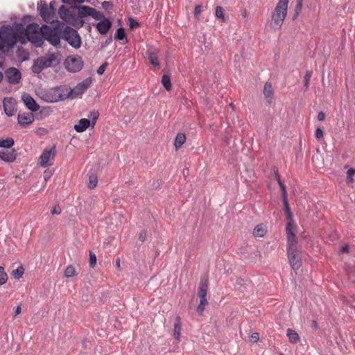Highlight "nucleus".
I'll use <instances>...</instances> for the list:
<instances>
[{
    "mask_svg": "<svg viewBox=\"0 0 355 355\" xmlns=\"http://www.w3.org/2000/svg\"><path fill=\"white\" fill-rule=\"evenodd\" d=\"M19 41L26 42L23 34L17 35L10 25H3L0 31V54L6 53Z\"/></svg>",
    "mask_w": 355,
    "mask_h": 355,
    "instance_id": "f257e3e1",
    "label": "nucleus"
},
{
    "mask_svg": "<svg viewBox=\"0 0 355 355\" xmlns=\"http://www.w3.org/2000/svg\"><path fill=\"white\" fill-rule=\"evenodd\" d=\"M71 94L70 87L66 85H60L45 91L42 98L49 103H55L70 97Z\"/></svg>",
    "mask_w": 355,
    "mask_h": 355,
    "instance_id": "f03ea898",
    "label": "nucleus"
},
{
    "mask_svg": "<svg viewBox=\"0 0 355 355\" xmlns=\"http://www.w3.org/2000/svg\"><path fill=\"white\" fill-rule=\"evenodd\" d=\"M59 64V60L54 53H47L34 60L31 67L33 73L40 74L44 69Z\"/></svg>",
    "mask_w": 355,
    "mask_h": 355,
    "instance_id": "7ed1b4c3",
    "label": "nucleus"
},
{
    "mask_svg": "<svg viewBox=\"0 0 355 355\" xmlns=\"http://www.w3.org/2000/svg\"><path fill=\"white\" fill-rule=\"evenodd\" d=\"M288 0H279L272 15V22L274 27L279 29L287 15Z\"/></svg>",
    "mask_w": 355,
    "mask_h": 355,
    "instance_id": "20e7f679",
    "label": "nucleus"
},
{
    "mask_svg": "<svg viewBox=\"0 0 355 355\" xmlns=\"http://www.w3.org/2000/svg\"><path fill=\"white\" fill-rule=\"evenodd\" d=\"M42 33L43 26L40 27L37 24L32 23L27 26L24 35L29 42L40 47L43 44Z\"/></svg>",
    "mask_w": 355,
    "mask_h": 355,
    "instance_id": "39448f33",
    "label": "nucleus"
},
{
    "mask_svg": "<svg viewBox=\"0 0 355 355\" xmlns=\"http://www.w3.org/2000/svg\"><path fill=\"white\" fill-rule=\"evenodd\" d=\"M287 254L290 265L293 270H298L302 266L301 252L297 244L287 246Z\"/></svg>",
    "mask_w": 355,
    "mask_h": 355,
    "instance_id": "423d86ee",
    "label": "nucleus"
},
{
    "mask_svg": "<svg viewBox=\"0 0 355 355\" xmlns=\"http://www.w3.org/2000/svg\"><path fill=\"white\" fill-rule=\"evenodd\" d=\"M63 38L73 48L78 49L81 45L80 37L78 31L67 26L63 31Z\"/></svg>",
    "mask_w": 355,
    "mask_h": 355,
    "instance_id": "0eeeda50",
    "label": "nucleus"
},
{
    "mask_svg": "<svg viewBox=\"0 0 355 355\" xmlns=\"http://www.w3.org/2000/svg\"><path fill=\"white\" fill-rule=\"evenodd\" d=\"M47 40L51 44L57 46L60 43V36L55 28L48 25H43L42 40Z\"/></svg>",
    "mask_w": 355,
    "mask_h": 355,
    "instance_id": "6e6552de",
    "label": "nucleus"
},
{
    "mask_svg": "<svg viewBox=\"0 0 355 355\" xmlns=\"http://www.w3.org/2000/svg\"><path fill=\"white\" fill-rule=\"evenodd\" d=\"M66 69L70 72H78L83 69V60L80 55H70L64 61Z\"/></svg>",
    "mask_w": 355,
    "mask_h": 355,
    "instance_id": "1a4fd4ad",
    "label": "nucleus"
},
{
    "mask_svg": "<svg viewBox=\"0 0 355 355\" xmlns=\"http://www.w3.org/2000/svg\"><path fill=\"white\" fill-rule=\"evenodd\" d=\"M55 147L53 146L50 149H44L40 157V164L42 167H47L51 166L53 163L51 162L55 156Z\"/></svg>",
    "mask_w": 355,
    "mask_h": 355,
    "instance_id": "9d476101",
    "label": "nucleus"
},
{
    "mask_svg": "<svg viewBox=\"0 0 355 355\" xmlns=\"http://www.w3.org/2000/svg\"><path fill=\"white\" fill-rule=\"evenodd\" d=\"M92 78H87L85 79L83 82L78 83L76 87L73 89H71V94H70V97L71 98H76L79 95L83 94L85 91L92 84Z\"/></svg>",
    "mask_w": 355,
    "mask_h": 355,
    "instance_id": "9b49d317",
    "label": "nucleus"
},
{
    "mask_svg": "<svg viewBox=\"0 0 355 355\" xmlns=\"http://www.w3.org/2000/svg\"><path fill=\"white\" fill-rule=\"evenodd\" d=\"M5 74L10 84L16 85L19 83L21 78L20 71L15 67H10L6 69Z\"/></svg>",
    "mask_w": 355,
    "mask_h": 355,
    "instance_id": "f8f14e48",
    "label": "nucleus"
},
{
    "mask_svg": "<svg viewBox=\"0 0 355 355\" xmlns=\"http://www.w3.org/2000/svg\"><path fill=\"white\" fill-rule=\"evenodd\" d=\"M4 112L8 116L15 115L16 112L15 100L11 97H6L3 101Z\"/></svg>",
    "mask_w": 355,
    "mask_h": 355,
    "instance_id": "ddd939ff",
    "label": "nucleus"
},
{
    "mask_svg": "<svg viewBox=\"0 0 355 355\" xmlns=\"http://www.w3.org/2000/svg\"><path fill=\"white\" fill-rule=\"evenodd\" d=\"M16 158L17 153L15 149H2L0 150V159L5 162H13Z\"/></svg>",
    "mask_w": 355,
    "mask_h": 355,
    "instance_id": "4468645a",
    "label": "nucleus"
},
{
    "mask_svg": "<svg viewBox=\"0 0 355 355\" xmlns=\"http://www.w3.org/2000/svg\"><path fill=\"white\" fill-rule=\"evenodd\" d=\"M21 98L24 105L29 110L36 112L40 109L39 105L30 94L25 93L22 95Z\"/></svg>",
    "mask_w": 355,
    "mask_h": 355,
    "instance_id": "2eb2a0df",
    "label": "nucleus"
},
{
    "mask_svg": "<svg viewBox=\"0 0 355 355\" xmlns=\"http://www.w3.org/2000/svg\"><path fill=\"white\" fill-rule=\"evenodd\" d=\"M286 232L287 236V245H293L297 244V241L294 232V225L292 222L287 223L286 227Z\"/></svg>",
    "mask_w": 355,
    "mask_h": 355,
    "instance_id": "dca6fc26",
    "label": "nucleus"
},
{
    "mask_svg": "<svg viewBox=\"0 0 355 355\" xmlns=\"http://www.w3.org/2000/svg\"><path fill=\"white\" fill-rule=\"evenodd\" d=\"M37 9L40 16L45 21L49 22L52 19L53 11L48 7L46 3L40 6L38 5Z\"/></svg>",
    "mask_w": 355,
    "mask_h": 355,
    "instance_id": "f3484780",
    "label": "nucleus"
},
{
    "mask_svg": "<svg viewBox=\"0 0 355 355\" xmlns=\"http://www.w3.org/2000/svg\"><path fill=\"white\" fill-rule=\"evenodd\" d=\"M112 21L109 19H104L96 24V28L101 35H106L112 27Z\"/></svg>",
    "mask_w": 355,
    "mask_h": 355,
    "instance_id": "a211bd4d",
    "label": "nucleus"
},
{
    "mask_svg": "<svg viewBox=\"0 0 355 355\" xmlns=\"http://www.w3.org/2000/svg\"><path fill=\"white\" fill-rule=\"evenodd\" d=\"M17 119L18 123L23 125H29L34 121L33 114L31 113H19Z\"/></svg>",
    "mask_w": 355,
    "mask_h": 355,
    "instance_id": "6ab92c4d",
    "label": "nucleus"
},
{
    "mask_svg": "<svg viewBox=\"0 0 355 355\" xmlns=\"http://www.w3.org/2000/svg\"><path fill=\"white\" fill-rule=\"evenodd\" d=\"M91 125V121L87 119H81L78 123L74 125V130L77 132H83L87 130Z\"/></svg>",
    "mask_w": 355,
    "mask_h": 355,
    "instance_id": "aec40b11",
    "label": "nucleus"
},
{
    "mask_svg": "<svg viewBox=\"0 0 355 355\" xmlns=\"http://www.w3.org/2000/svg\"><path fill=\"white\" fill-rule=\"evenodd\" d=\"M263 94L266 101L268 104H270L274 94L273 89L270 83L266 82L264 85Z\"/></svg>",
    "mask_w": 355,
    "mask_h": 355,
    "instance_id": "412c9836",
    "label": "nucleus"
},
{
    "mask_svg": "<svg viewBox=\"0 0 355 355\" xmlns=\"http://www.w3.org/2000/svg\"><path fill=\"white\" fill-rule=\"evenodd\" d=\"M208 288V281L207 279H201L199 285V297L200 299L207 298V292Z\"/></svg>",
    "mask_w": 355,
    "mask_h": 355,
    "instance_id": "4be33fe9",
    "label": "nucleus"
},
{
    "mask_svg": "<svg viewBox=\"0 0 355 355\" xmlns=\"http://www.w3.org/2000/svg\"><path fill=\"white\" fill-rule=\"evenodd\" d=\"M182 329V322L180 316H177L175 320L173 327V335L176 340H179L180 337V332Z\"/></svg>",
    "mask_w": 355,
    "mask_h": 355,
    "instance_id": "5701e85b",
    "label": "nucleus"
},
{
    "mask_svg": "<svg viewBox=\"0 0 355 355\" xmlns=\"http://www.w3.org/2000/svg\"><path fill=\"white\" fill-rule=\"evenodd\" d=\"M286 335L292 343H297L300 339L297 332L291 328L287 329Z\"/></svg>",
    "mask_w": 355,
    "mask_h": 355,
    "instance_id": "b1692460",
    "label": "nucleus"
},
{
    "mask_svg": "<svg viewBox=\"0 0 355 355\" xmlns=\"http://www.w3.org/2000/svg\"><path fill=\"white\" fill-rule=\"evenodd\" d=\"M15 141L11 137L6 139H0V147L3 149H12L11 147L14 145Z\"/></svg>",
    "mask_w": 355,
    "mask_h": 355,
    "instance_id": "393cba45",
    "label": "nucleus"
},
{
    "mask_svg": "<svg viewBox=\"0 0 355 355\" xmlns=\"http://www.w3.org/2000/svg\"><path fill=\"white\" fill-rule=\"evenodd\" d=\"M186 136L184 133L179 132L177 134L176 137L175 139L174 145L177 149L180 148L185 142Z\"/></svg>",
    "mask_w": 355,
    "mask_h": 355,
    "instance_id": "a878e982",
    "label": "nucleus"
},
{
    "mask_svg": "<svg viewBox=\"0 0 355 355\" xmlns=\"http://www.w3.org/2000/svg\"><path fill=\"white\" fill-rule=\"evenodd\" d=\"M93 8L87 6H82L78 10V16L80 17H86V16H91Z\"/></svg>",
    "mask_w": 355,
    "mask_h": 355,
    "instance_id": "bb28decb",
    "label": "nucleus"
},
{
    "mask_svg": "<svg viewBox=\"0 0 355 355\" xmlns=\"http://www.w3.org/2000/svg\"><path fill=\"white\" fill-rule=\"evenodd\" d=\"M266 230L262 224L257 225L254 230L253 235L254 236L262 237L266 234Z\"/></svg>",
    "mask_w": 355,
    "mask_h": 355,
    "instance_id": "cd10ccee",
    "label": "nucleus"
},
{
    "mask_svg": "<svg viewBox=\"0 0 355 355\" xmlns=\"http://www.w3.org/2000/svg\"><path fill=\"white\" fill-rule=\"evenodd\" d=\"M64 275L67 278L76 276L77 273L75 267L72 265L68 266L64 270Z\"/></svg>",
    "mask_w": 355,
    "mask_h": 355,
    "instance_id": "c85d7f7f",
    "label": "nucleus"
},
{
    "mask_svg": "<svg viewBox=\"0 0 355 355\" xmlns=\"http://www.w3.org/2000/svg\"><path fill=\"white\" fill-rule=\"evenodd\" d=\"M162 83L164 88L169 91L171 89V78L168 75L164 74L162 78Z\"/></svg>",
    "mask_w": 355,
    "mask_h": 355,
    "instance_id": "c756f323",
    "label": "nucleus"
},
{
    "mask_svg": "<svg viewBox=\"0 0 355 355\" xmlns=\"http://www.w3.org/2000/svg\"><path fill=\"white\" fill-rule=\"evenodd\" d=\"M24 273V269L22 266H20L17 268V269L13 270L11 275L15 279H19L22 277Z\"/></svg>",
    "mask_w": 355,
    "mask_h": 355,
    "instance_id": "7c9ffc66",
    "label": "nucleus"
},
{
    "mask_svg": "<svg viewBox=\"0 0 355 355\" xmlns=\"http://www.w3.org/2000/svg\"><path fill=\"white\" fill-rule=\"evenodd\" d=\"M215 15L217 18L220 19L222 21H225L224 10L221 6H216Z\"/></svg>",
    "mask_w": 355,
    "mask_h": 355,
    "instance_id": "2f4dec72",
    "label": "nucleus"
},
{
    "mask_svg": "<svg viewBox=\"0 0 355 355\" xmlns=\"http://www.w3.org/2000/svg\"><path fill=\"white\" fill-rule=\"evenodd\" d=\"M91 17H92L96 20H100V21L103 20L104 19H105V15H103V12L96 10L94 8H93V10H92V12Z\"/></svg>",
    "mask_w": 355,
    "mask_h": 355,
    "instance_id": "473e14b6",
    "label": "nucleus"
},
{
    "mask_svg": "<svg viewBox=\"0 0 355 355\" xmlns=\"http://www.w3.org/2000/svg\"><path fill=\"white\" fill-rule=\"evenodd\" d=\"M125 38H126V34L124 28L122 27L119 28L115 33V39L123 40Z\"/></svg>",
    "mask_w": 355,
    "mask_h": 355,
    "instance_id": "72a5a7b5",
    "label": "nucleus"
},
{
    "mask_svg": "<svg viewBox=\"0 0 355 355\" xmlns=\"http://www.w3.org/2000/svg\"><path fill=\"white\" fill-rule=\"evenodd\" d=\"M8 280V275L5 272L4 268L0 266V286L6 284Z\"/></svg>",
    "mask_w": 355,
    "mask_h": 355,
    "instance_id": "f704fd0d",
    "label": "nucleus"
},
{
    "mask_svg": "<svg viewBox=\"0 0 355 355\" xmlns=\"http://www.w3.org/2000/svg\"><path fill=\"white\" fill-rule=\"evenodd\" d=\"M148 60L152 65L155 67L159 65V62L155 53H150L148 55Z\"/></svg>",
    "mask_w": 355,
    "mask_h": 355,
    "instance_id": "c9c22d12",
    "label": "nucleus"
},
{
    "mask_svg": "<svg viewBox=\"0 0 355 355\" xmlns=\"http://www.w3.org/2000/svg\"><path fill=\"white\" fill-rule=\"evenodd\" d=\"M283 203L284 206L285 212L287 215V218L292 220L293 215L290 209L288 199H283Z\"/></svg>",
    "mask_w": 355,
    "mask_h": 355,
    "instance_id": "e433bc0d",
    "label": "nucleus"
},
{
    "mask_svg": "<svg viewBox=\"0 0 355 355\" xmlns=\"http://www.w3.org/2000/svg\"><path fill=\"white\" fill-rule=\"evenodd\" d=\"M98 116H99V114L96 111H93V112H90L89 117L91 119L90 121H91L92 128L94 127L96 120L98 118Z\"/></svg>",
    "mask_w": 355,
    "mask_h": 355,
    "instance_id": "4c0bfd02",
    "label": "nucleus"
},
{
    "mask_svg": "<svg viewBox=\"0 0 355 355\" xmlns=\"http://www.w3.org/2000/svg\"><path fill=\"white\" fill-rule=\"evenodd\" d=\"M97 183H98V180H97V177L95 176V175H91L89 176V184H88V187L89 189H94V187H96L97 185Z\"/></svg>",
    "mask_w": 355,
    "mask_h": 355,
    "instance_id": "58836bf2",
    "label": "nucleus"
},
{
    "mask_svg": "<svg viewBox=\"0 0 355 355\" xmlns=\"http://www.w3.org/2000/svg\"><path fill=\"white\" fill-rule=\"evenodd\" d=\"M312 76V72L311 71H306L304 76V86L305 89L306 90L309 87V82Z\"/></svg>",
    "mask_w": 355,
    "mask_h": 355,
    "instance_id": "ea45409f",
    "label": "nucleus"
},
{
    "mask_svg": "<svg viewBox=\"0 0 355 355\" xmlns=\"http://www.w3.org/2000/svg\"><path fill=\"white\" fill-rule=\"evenodd\" d=\"M355 174V169L353 168H350L347 171V182H353V175Z\"/></svg>",
    "mask_w": 355,
    "mask_h": 355,
    "instance_id": "a19ab883",
    "label": "nucleus"
},
{
    "mask_svg": "<svg viewBox=\"0 0 355 355\" xmlns=\"http://www.w3.org/2000/svg\"><path fill=\"white\" fill-rule=\"evenodd\" d=\"M96 263V256L92 251L89 252V265L91 267H94Z\"/></svg>",
    "mask_w": 355,
    "mask_h": 355,
    "instance_id": "79ce46f5",
    "label": "nucleus"
},
{
    "mask_svg": "<svg viewBox=\"0 0 355 355\" xmlns=\"http://www.w3.org/2000/svg\"><path fill=\"white\" fill-rule=\"evenodd\" d=\"M108 65V63L107 62H103L97 69V73L98 75H102L104 72H105V70L106 69V67H107Z\"/></svg>",
    "mask_w": 355,
    "mask_h": 355,
    "instance_id": "37998d69",
    "label": "nucleus"
},
{
    "mask_svg": "<svg viewBox=\"0 0 355 355\" xmlns=\"http://www.w3.org/2000/svg\"><path fill=\"white\" fill-rule=\"evenodd\" d=\"M147 236V232L146 230H143L139 234V240L143 243L146 241Z\"/></svg>",
    "mask_w": 355,
    "mask_h": 355,
    "instance_id": "c03bdc74",
    "label": "nucleus"
},
{
    "mask_svg": "<svg viewBox=\"0 0 355 355\" xmlns=\"http://www.w3.org/2000/svg\"><path fill=\"white\" fill-rule=\"evenodd\" d=\"M200 12H201V6L200 5L196 6L195 9H194V17L196 19H199V15H200Z\"/></svg>",
    "mask_w": 355,
    "mask_h": 355,
    "instance_id": "a18cd8bd",
    "label": "nucleus"
},
{
    "mask_svg": "<svg viewBox=\"0 0 355 355\" xmlns=\"http://www.w3.org/2000/svg\"><path fill=\"white\" fill-rule=\"evenodd\" d=\"M302 1L303 0H297L296 9H295V16L297 17L299 15V12L302 10Z\"/></svg>",
    "mask_w": 355,
    "mask_h": 355,
    "instance_id": "49530a36",
    "label": "nucleus"
},
{
    "mask_svg": "<svg viewBox=\"0 0 355 355\" xmlns=\"http://www.w3.org/2000/svg\"><path fill=\"white\" fill-rule=\"evenodd\" d=\"M315 137L318 139L323 137V130L319 127L315 130Z\"/></svg>",
    "mask_w": 355,
    "mask_h": 355,
    "instance_id": "de8ad7c7",
    "label": "nucleus"
},
{
    "mask_svg": "<svg viewBox=\"0 0 355 355\" xmlns=\"http://www.w3.org/2000/svg\"><path fill=\"white\" fill-rule=\"evenodd\" d=\"M139 23L132 18H129V26L131 29L134 28L135 26H138Z\"/></svg>",
    "mask_w": 355,
    "mask_h": 355,
    "instance_id": "09e8293b",
    "label": "nucleus"
},
{
    "mask_svg": "<svg viewBox=\"0 0 355 355\" xmlns=\"http://www.w3.org/2000/svg\"><path fill=\"white\" fill-rule=\"evenodd\" d=\"M53 173L51 171L49 170H46L44 172V180L45 181H47L51 176H52Z\"/></svg>",
    "mask_w": 355,
    "mask_h": 355,
    "instance_id": "8fccbe9b",
    "label": "nucleus"
},
{
    "mask_svg": "<svg viewBox=\"0 0 355 355\" xmlns=\"http://www.w3.org/2000/svg\"><path fill=\"white\" fill-rule=\"evenodd\" d=\"M62 210L59 205L55 206L53 209L51 210L52 214H60Z\"/></svg>",
    "mask_w": 355,
    "mask_h": 355,
    "instance_id": "3c124183",
    "label": "nucleus"
},
{
    "mask_svg": "<svg viewBox=\"0 0 355 355\" xmlns=\"http://www.w3.org/2000/svg\"><path fill=\"white\" fill-rule=\"evenodd\" d=\"M275 173L276 174V179L277 180V182L280 187V188H282V187H285L284 184L283 183V182L280 179V177L277 173V170L275 171Z\"/></svg>",
    "mask_w": 355,
    "mask_h": 355,
    "instance_id": "603ef678",
    "label": "nucleus"
},
{
    "mask_svg": "<svg viewBox=\"0 0 355 355\" xmlns=\"http://www.w3.org/2000/svg\"><path fill=\"white\" fill-rule=\"evenodd\" d=\"M205 305H202L201 304L199 303V304L197 306L196 311L200 315H202L205 310Z\"/></svg>",
    "mask_w": 355,
    "mask_h": 355,
    "instance_id": "864d4df0",
    "label": "nucleus"
},
{
    "mask_svg": "<svg viewBox=\"0 0 355 355\" xmlns=\"http://www.w3.org/2000/svg\"><path fill=\"white\" fill-rule=\"evenodd\" d=\"M259 339V334L258 333H253L251 335V340L256 343Z\"/></svg>",
    "mask_w": 355,
    "mask_h": 355,
    "instance_id": "5fc2aeb1",
    "label": "nucleus"
},
{
    "mask_svg": "<svg viewBox=\"0 0 355 355\" xmlns=\"http://www.w3.org/2000/svg\"><path fill=\"white\" fill-rule=\"evenodd\" d=\"M281 191H282V200H283V199H288V198H287V191H286V186H285V187H282L281 188Z\"/></svg>",
    "mask_w": 355,
    "mask_h": 355,
    "instance_id": "6e6d98bb",
    "label": "nucleus"
},
{
    "mask_svg": "<svg viewBox=\"0 0 355 355\" xmlns=\"http://www.w3.org/2000/svg\"><path fill=\"white\" fill-rule=\"evenodd\" d=\"M325 119V114L323 112H320L318 114V121H324Z\"/></svg>",
    "mask_w": 355,
    "mask_h": 355,
    "instance_id": "4d7b16f0",
    "label": "nucleus"
},
{
    "mask_svg": "<svg viewBox=\"0 0 355 355\" xmlns=\"http://www.w3.org/2000/svg\"><path fill=\"white\" fill-rule=\"evenodd\" d=\"M21 305L17 306L14 311V313H15L14 316H17L18 314H19L21 313Z\"/></svg>",
    "mask_w": 355,
    "mask_h": 355,
    "instance_id": "13d9d810",
    "label": "nucleus"
},
{
    "mask_svg": "<svg viewBox=\"0 0 355 355\" xmlns=\"http://www.w3.org/2000/svg\"><path fill=\"white\" fill-rule=\"evenodd\" d=\"M102 6L104 8H107L108 7H111L112 4L110 1H104L103 2Z\"/></svg>",
    "mask_w": 355,
    "mask_h": 355,
    "instance_id": "bf43d9fd",
    "label": "nucleus"
},
{
    "mask_svg": "<svg viewBox=\"0 0 355 355\" xmlns=\"http://www.w3.org/2000/svg\"><path fill=\"white\" fill-rule=\"evenodd\" d=\"M349 246L348 245H345V246H343L341 248V252H343V253H347L349 252Z\"/></svg>",
    "mask_w": 355,
    "mask_h": 355,
    "instance_id": "052dcab7",
    "label": "nucleus"
},
{
    "mask_svg": "<svg viewBox=\"0 0 355 355\" xmlns=\"http://www.w3.org/2000/svg\"><path fill=\"white\" fill-rule=\"evenodd\" d=\"M200 304H201L202 305L206 306L207 304V298L200 299Z\"/></svg>",
    "mask_w": 355,
    "mask_h": 355,
    "instance_id": "680f3d73",
    "label": "nucleus"
},
{
    "mask_svg": "<svg viewBox=\"0 0 355 355\" xmlns=\"http://www.w3.org/2000/svg\"><path fill=\"white\" fill-rule=\"evenodd\" d=\"M311 327L314 329H317L318 328V324H317V322L315 320H313L312 322H311Z\"/></svg>",
    "mask_w": 355,
    "mask_h": 355,
    "instance_id": "e2e57ef3",
    "label": "nucleus"
},
{
    "mask_svg": "<svg viewBox=\"0 0 355 355\" xmlns=\"http://www.w3.org/2000/svg\"><path fill=\"white\" fill-rule=\"evenodd\" d=\"M48 7L51 8V10L53 11V14H54L55 8L53 7V2H51L49 6Z\"/></svg>",
    "mask_w": 355,
    "mask_h": 355,
    "instance_id": "0e129e2a",
    "label": "nucleus"
},
{
    "mask_svg": "<svg viewBox=\"0 0 355 355\" xmlns=\"http://www.w3.org/2000/svg\"><path fill=\"white\" fill-rule=\"evenodd\" d=\"M116 266H117V267L119 268V267L120 266V259L118 258V259H116Z\"/></svg>",
    "mask_w": 355,
    "mask_h": 355,
    "instance_id": "69168bd1",
    "label": "nucleus"
},
{
    "mask_svg": "<svg viewBox=\"0 0 355 355\" xmlns=\"http://www.w3.org/2000/svg\"><path fill=\"white\" fill-rule=\"evenodd\" d=\"M73 1H75L76 3H80L84 2L85 0H73Z\"/></svg>",
    "mask_w": 355,
    "mask_h": 355,
    "instance_id": "338daca9",
    "label": "nucleus"
},
{
    "mask_svg": "<svg viewBox=\"0 0 355 355\" xmlns=\"http://www.w3.org/2000/svg\"><path fill=\"white\" fill-rule=\"evenodd\" d=\"M3 78V73L0 71V83L2 81Z\"/></svg>",
    "mask_w": 355,
    "mask_h": 355,
    "instance_id": "774afa93",
    "label": "nucleus"
}]
</instances>
